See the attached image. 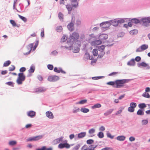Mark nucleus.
I'll list each match as a JSON object with an SVG mask.
<instances>
[{
	"instance_id": "nucleus-1",
	"label": "nucleus",
	"mask_w": 150,
	"mask_h": 150,
	"mask_svg": "<svg viewBox=\"0 0 150 150\" xmlns=\"http://www.w3.org/2000/svg\"><path fill=\"white\" fill-rule=\"evenodd\" d=\"M79 37V34L75 32H74L71 35H70L69 37L68 38L67 40V45L61 46V48L68 49L70 50V47L74 41L77 40Z\"/></svg>"
},
{
	"instance_id": "nucleus-2",
	"label": "nucleus",
	"mask_w": 150,
	"mask_h": 150,
	"mask_svg": "<svg viewBox=\"0 0 150 150\" xmlns=\"http://www.w3.org/2000/svg\"><path fill=\"white\" fill-rule=\"evenodd\" d=\"M130 81L128 79H123L117 80L115 81V85L114 86V88H121L123 87L127 88V86L124 85L125 83L129 82Z\"/></svg>"
},
{
	"instance_id": "nucleus-3",
	"label": "nucleus",
	"mask_w": 150,
	"mask_h": 150,
	"mask_svg": "<svg viewBox=\"0 0 150 150\" xmlns=\"http://www.w3.org/2000/svg\"><path fill=\"white\" fill-rule=\"evenodd\" d=\"M150 16L143 17L140 19V23L143 25L148 27L150 25Z\"/></svg>"
},
{
	"instance_id": "nucleus-4",
	"label": "nucleus",
	"mask_w": 150,
	"mask_h": 150,
	"mask_svg": "<svg viewBox=\"0 0 150 150\" xmlns=\"http://www.w3.org/2000/svg\"><path fill=\"white\" fill-rule=\"evenodd\" d=\"M25 76L23 73H19L18 74V77L16 80V82L18 85L21 84L22 82L25 81Z\"/></svg>"
},
{
	"instance_id": "nucleus-5",
	"label": "nucleus",
	"mask_w": 150,
	"mask_h": 150,
	"mask_svg": "<svg viewBox=\"0 0 150 150\" xmlns=\"http://www.w3.org/2000/svg\"><path fill=\"white\" fill-rule=\"evenodd\" d=\"M44 135H40L36 136L33 137L28 138L26 139L27 142H32L33 141H37L42 139Z\"/></svg>"
},
{
	"instance_id": "nucleus-6",
	"label": "nucleus",
	"mask_w": 150,
	"mask_h": 150,
	"mask_svg": "<svg viewBox=\"0 0 150 150\" xmlns=\"http://www.w3.org/2000/svg\"><path fill=\"white\" fill-rule=\"evenodd\" d=\"M75 21V17L72 16L71 22L70 23L67 25V28L70 31L74 30V23Z\"/></svg>"
},
{
	"instance_id": "nucleus-7",
	"label": "nucleus",
	"mask_w": 150,
	"mask_h": 150,
	"mask_svg": "<svg viewBox=\"0 0 150 150\" xmlns=\"http://www.w3.org/2000/svg\"><path fill=\"white\" fill-rule=\"evenodd\" d=\"M148 48V46L147 45L143 44L137 48L136 50V52H140L147 49Z\"/></svg>"
},
{
	"instance_id": "nucleus-8",
	"label": "nucleus",
	"mask_w": 150,
	"mask_h": 150,
	"mask_svg": "<svg viewBox=\"0 0 150 150\" xmlns=\"http://www.w3.org/2000/svg\"><path fill=\"white\" fill-rule=\"evenodd\" d=\"M100 26L103 28H109L110 25V23L109 21L103 22L100 23Z\"/></svg>"
},
{
	"instance_id": "nucleus-9",
	"label": "nucleus",
	"mask_w": 150,
	"mask_h": 150,
	"mask_svg": "<svg viewBox=\"0 0 150 150\" xmlns=\"http://www.w3.org/2000/svg\"><path fill=\"white\" fill-rule=\"evenodd\" d=\"M59 79V77L56 75L49 76L47 79L48 81L51 82H55L58 80Z\"/></svg>"
},
{
	"instance_id": "nucleus-10",
	"label": "nucleus",
	"mask_w": 150,
	"mask_h": 150,
	"mask_svg": "<svg viewBox=\"0 0 150 150\" xmlns=\"http://www.w3.org/2000/svg\"><path fill=\"white\" fill-rule=\"evenodd\" d=\"M58 148L60 149H62L64 148H69L70 147V145L67 143H60L58 145Z\"/></svg>"
},
{
	"instance_id": "nucleus-11",
	"label": "nucleus",
	"mask_w": 150,
	"mask_h": 150,
	"mask_svg": "<svg viewBox=\"0 0 150 150\" xmlns=\"http://www.w3.org/2000/svg\"><path fill=\"white\" fill-rule=\"evenodd\" d=\"M73 3H71V4H68L66 6V8L67 9L68 11V13H70L71 12V11L73 9V8H76L78 7H75L74 6L73 4Z\"/></svg>"
},
{
	"instance_id": "nucleus-12",
	"label": "nucleus",
	"mask_w": 150,
	"mask_h": 150,
	"mask_svg": "<svg viewBox=\"0 0 150 150\" xmlns=\"http://www.w3.org/2000/svg\"><path fill=\"white\" fill-rule=\"evenodd\" d=\"M137 66L139 67H140L141 66H142L144 67H146V69H150V66L148 65V64L145 63L144 62H142L141 63H138L137 64Z\"/></svg>"
},
{
	"instance_id": "nucleus-13",
	"label": "nucleus",
	"mask_w": 150,
	"mask_h": 150,
	"mask_svg": "<svg viewBox=\"0 0 150 150\" xmlns=\"http://www.w3.org/2000/svg\"><path fill=\"white\" fill-rule=\"evenodd\" d=\"M109 21L110 23V25H112L116 27L118 25L117 19V18L110 20Z\"/></svg>"
},
{
	"instance_id": "nucleus-14",
	"label": "nucleus",
	"mask_w": 150,
	"mask_h": 150,
	"mask_svg": "<svg viewBox=\"0 0 150 150\" xmlns=\"http://www.w3.org/2000/svg\"><path fill=\"white\" fill-rule=\"evenodd\" d=\"M102 43V41L99 39L92 41L91 42V44L92 46H96L101 44Z\"/></svg>"
},
{
	"instance_id": "nucleus-15",
	"label": "nucleus",
	"mask_w": 150,
	"mask_h": 150,
	"mask_svg": "<svg viewBox=\"0 0 150 150\" xmlns=\"http://www.w3.org/2000/svg\"><path fill=\"white\" fill-rule=\"evenodd\" d=\"M108 38V35L107 34H102L100 35L99 37V39L102 41H103L106 40Z\"/></svg>"
},
{
	"instance_id": "nucleus-16",
	"label": "nucleus",
	"mask_w": 150,
	"mask_h": 150,
	"mask_svg": "<svg viewBox=\"0 0 150 150\" xmlns=\"http://www.w3.org/2000/svg\"><path fill=\"white\" fill-rule=\"evenodd\" d=\"M64 137H61L59 138H57L53 141V143L54 144H56L60 142H63Z\"/></svg>"
},
{
	"instance_id": "nucleus-17",
	"label": "nucleus",
	"mask_w": 150,
	"mask_h": 150,
	"mask_svg": "<svg viewBox=\"0 0 150 150\" xmlns=\"http://www.w3.org/2000/svg\"><path fill=\"white\" fill-rule=\"evenodd\" d=\"M54 71L55 72L59 73L60 72L64 74H65L66 72L63 71L61 67L57 68L55 67L54 69Z\"/></svg>"
},
{
	"instance_id": "nucleus-18",
	"label": "nucleus",
	"mask_w": 150,
	"mask_h": 150,
	"mask_svg": "<svg viewBox=\"0 0 150 150\" xmlns=\"http://www.w3.org/2000/svg\"><path fill=\"white\" fill-rule=\"evenodd\" d=\"M27 115L31 118H33L34 117L36 114V112L33 111H30L28 112L27 113Z\"/></svg>"
},
{
	"instance_id": "nucleus-19",
	"label": "nucleus",
	"mask_w": 150,
	"mask_h": 150,
	"mask_svg": "<svg viewBox=\"0 0 150 150\" xmlns=\"http://www.w3.org/2000/svg\"><path fill=\"white\" fill-rule=\"evenodd\" d=\"M46 116L49 119H53L54 118V115L52 112L50 111H47L46 112Z\"/></svg>"
},
{
	"instance_id": "nucleus-20",
	"label": "nucleus",
	"mask_w": 150,
	"mask_h": 150,
	"mask_svg": "<svg viewBox=\"0 0 150 150\" xmlns=\"http://www.w3.org/2000/svg\"><path fill=\"white\" fill-rule=\"evenodd\" d=\"M84 58L86 60L88 59L91 60L93 59V56H90L88 53L86 52L84 55Z\"/></svg>"
},
{
	"instance_id": "nucleus-21",
	"label": "nucleus",
	"mask_w": 150,
	"mask_h": 150,
	"mask_svg": "<svg viewBox=\"0 0 150 150\" xmlns=\"http://www.w3.org/2000/svg\"><path fill=\"white\" fill-rule=\"evenodd\" d=\"M130 18L129 19V20L132 21V22L133 23L136 24L139 23H140V20H139L136 18H133L131 20H130Z\"/></svg>"
},
{
	"instance_id": "nucleus-22",
	"label": "nucleus",
	"mask_w": 150,
	"mask_h": 150,
	"mask_svg": "<svg viewBox=\"0 0 150 150\" xmlns=\"http://www.w3.org/2000/svg\"><path fill=\"white\" fill-rule=\"evenodd\" d=\"M135 62L134 59H132L129 61L127 63V65L130 66H134L135 65Z\"/></svg>"
},
{
	"instance_id": "nucleus-23",
	"label": "nucleus",
	"mask_w": 150,
	"mask_h": 150,
	"mask_svg": "<svg viewBox=\"0 0 150 150\" xmlns=\"http://www.w3.org/2000/svg\"><path fill=\"white\" fill-rule=\"evenodd\" d=\"M86 134V132H82L78 134V137L79 139L85 137Z\"/></svg>"
},
{
	"instance_id": "nucleus-24",
	"label": "nucleus",
	"mask_w": 150,
	"mask_h": 150,
	"mask_svg": "<svg viewBox=\"0 0 150 150\" xmlns=\"http://www.w3.org/2000/svg\"><path fill=\"white\" fill-rule=\"evenodd\" d=\"M46 90V89L44 87L39 88L37 89L36 91L39 92H45Z\"/></svg>"
},
{
	"instance_id": "nucleus-25",
	"label": "nucleus",
	"mask_w": 150,
	"mask_h": 150,
	"mask_svg": "<svg viewBox=\"0 0 150 150\" xmlns=\"http://www.w3.org/2000/svg\"><path fill=\"white\" fill-rule=\"evenodd\" d=\"M71 3H73V5L75 7H78L79 2L77 0H71Z\"/></svg>"
},
{
	"instance_id": "nucleus-26",
	"label": "nucleus",
	"mask_w": 150,
	"mask_h": 150,
	"mask_svg": "<svg viewBox=\"0 0 150 150\" xmlns=\"http://www.w3.org/2000/svg\"><path fill=\"white\" fill-rule=\"evenodd\" d=\"M116 139L118 140L122 141L125 139V137L124 136H119L117 137Z\"/></svg>"
},
{
	"instance_id": "nucleus-27",
	"label": "nucleus",
	"mask_w": 150,
	"mask_h": 150,
	"mask_svg": "<svg viewBox=\"0 0 150 150\" xmlns=\"http://www.w3.org/2000/svg\"><path fill=\"white\" fill-rule=\"evenodd\" d=\"M35 70V66L32 64L30 66V69L28 70L29 73H32L34 72Z\"/></svg>"
},
{
	"instance_id": "nucleus-28",
	"label": "nucleus",
	"mask_w": 150,
	"mask_h": 150,
	"mask_svg": "<svg viewBox=\"0 0 150 150\" xmlns=\"http://www.w3.org/2000/svg\"><path fill=\"white\" fill-rule=\"evenodd\" d=\"M95 132V129L94 128H92L89 129L88 131V133L91 135L90 136L91 137H93L94 135H92V134L94 133Z\"/></svg>"
},
{
	"instance_id": "nucleus-29",
	"label": "nucleus",
	"mask_w": 150,
	"mask_h": 150,
	"mask_svg": "<svg viewBox=\"0 0 150 150\" xmlns=\"http://www.w3.org/2000/svg\"><path fill=\"white\" fill-rule=\"evenodd\" d=\"M81 112L84 113H86L89 112V110L88 108H82L80 109Z\"/></svg>"
},
{
	"instance_id": "nucleus-30",
	"label": "nucleus",
	"mask_w": 150,
	"mask_h": 150,
	"mask_svg": "<svg viewBox=\"0 0 150 150\" xmlns=\"http://www.w3.org/2000/svg\"><path fill=\"white\" fill-rule=\"evenodd\" d=\"M138 32V31L137 30L134 29L131 30L129 32V33L132 35H134L137 34Z\"/></svg>"
},
{
	"instance_id": "nucleus-31",
	"label": "nucleus",
	"mask_w": 150,
	"mask_h": 150,
	"mask_svg": "<svg viewBox=\"0 0 150 150\" xmlns=\"http://www.w3.org/2000/svg\"><path fill=\"white\" fill-rule=\"evenodd\" d=\"M113 111V109H110L109 110H108L105 112L104 115L105 116H107L110 114L112 111Z\"/></svg>"
},
{
	"instance_id": "nucleus-32",
	"label": "nucleus",
	"mask_w": 150,
	"mask_h": 150,
	"mask_svg": "<svg viewBox=\"0 0 150 150\" xmlns=\"http://www.w3.org/2000/svg\"><path fill=\"white\" fill-rule=\"evenodd\" d=\"M127 18H121L119 19H117V21L118 22V24L119 23L121 24L124 23L125 21Z\"/></svg>"
},
{
	"instance_id": "nucleus-33",
	"label": "nucleus",
	"mask_w": 150,
	"mask_h": 150,
	"mask_svg": "<svg viewBox=\"0 0 150 150\" xmlns=\"http://www.w3.org/2000/svg\"><path fill=\"white\" fill-rule=\"evenodd\" d=\"M80 109L78 107H74L73 110V112L74 113H76L79 111Z\"/></svg>"
},
{
	"instance_id": "nucleus-34",
	"label": "nucleus",
	"mask_w": 150,
	"mask_h": 150,
	"mask_svg": "<svg viewBox=\"0 0 150 150\" xmlns=\"http://www.w3.org/2000/svg\"><path fill=\"white\" fill-rule=\"evenodd\" d=\"M101 105L100 104L97 103L92 106L91 108L92 109H95L97 108H100L101 107Z\"/></svg>"
},
{
	"instance_id": "nucleus-35",
	"label": "nucleus",
	"mask_w": 150,
	"mask_h": 150,
	"mask_svg": "<svg viewBox=\"0 0 150 150\" xmlns=\"http://www.w3.org/2000/svg\"><path fill=\"white\" fill-rule=\"evenodd\" d=\"M17 144V142L16 141H11L8 142L9 145L11 146H13L16 145Z\"/></svg>"
},
{
	"instance_id": "nucleus-36",
	"label": "nucleus",
	"mask_w": 150,
	"mask_h": 150,
	"mask_svg": "<svg viewBox=\"0 0 150 150\" xmlns=\"http://www.w3.org/2000/svg\"><path fill=\"white\" fill-rule=\"evenodd\" d=\"M68 39L66 35H64L61 39V42H63L67 40H68Z\"/></svg>"
},
{
	"instance_id": "nucleus-37",
	"label": "nucleus",
	"mask_w": 150,
	"mask_h": 150,
	"mask_svg": "<svg viewBox=\"0 0 150 150\" xmlns=\"http://www.w3.org/2000/svg\"><path fill=\"white\" fill-rule=\"evenodd\" d=\"M137 114L139 115H144V112L142 110L139 109L137 111Z\"/></svg>"
},
{
	"instance_id": "nucleus-38",
	"label": "nucleus",
	"mask_w": 150,
	"mask_h": 150,
	"mask_svg": "<svg viewBox=\"0 0 150 150\" xmlns=\"http://www.w3.org/2000/svg\"><path fill=\"white\" fill-rule=\"evenodd\" d=\"M97 136L100 138H103L104 136L103 133L101 132H99L97 134Z\"/></svg>"
},
{
	"instance_id": "nucleus-39",
	"label": "nucleus",
	"mask_w": 150,
	"mask_h": 150,
	"mask_svg": "<svg viewBox=\"0 0 150 150\" xmlns=\"http://www.w3.org/2000/svg\"><path fill=\"white\" fill-rule=\"evenodd\" d=\"M79 51V48L77 47H74L73 49V51L75 53H77Z\"/></svg>"
},
{
	"instance_id": "nucleus-40",
	"label": "nucleus",
	"mask_w": 150,
	"mask_h": 150,
	"mask_svg": "<svg viewBox=\"0 0 150 150\" xmlns=\"http://www.w3.org/2000/svg\"><path fill=\"white\" fill-rule=\"evenodd\" d=\"M139 107L143 109L146 107V105L144 103H140L138 105Z\"/></svg>"
},
{
	"instance_id": "nucleus-41",
	"label": "nucleus",
	"mask_w": 150,
	"mask_h": 150,
	"mask_svg": "<svg viewBox=\"0 0 150 150\" xmlns=\"http://www.w3.org/2000/svg\"><path fill=\"white\" fill-rule=\"evenodd\" d=\"M105 46L102 45L101 46H99L98 47V50L101 52H103V50L105 47Z\"/></svg>"
},
{
	"instance_id": "nucleus-42",
	"label": "nucleus",
	"mask_w": 150,
	"mask_h": 150,
	"mask_svg": "<svg viewBox=\"0 0 150 150\" xmlns=\"http://www.w3.org/2000/svg\"><path fill=\"white\" fill-rule=\"evenodd\" d=\"M11 63L10 61L8 60L6 61L3 64V67H7Z\"/></svg>"
},
{
	"instance_id": "nucleus-43",
	"label": "nucleus",
	"mask_w": 150,
	"mask_h": 150,
	"mask_svg": "<svg viewBox=\"0 0 150 150\" xmlns=\"http://www.w3.org/2000/svg\"><path fill=\"white\" fill-rule=\"evenodd\" d=\"M142 96L144 97L148 98H149L150 97V96L149 94L148 93H146V92H144V93L142 94Z\"/></svg>"
},
{
	"instance_id": "nucleus-44",
	"label": "nucleus",
	"mask_w": 150,
	"mask_h": 150,
	"mask_svg": "<svg viewBox=\"0 0 150 150\" xmlns=\"http://www.w3.org/2000/svg\"><path fill=\"white\" fill-rule=\"evenodd\" d=\"M87 102V100L86 99L82 100L76 103V104H83L86 103Z\"/></svg>"
},
{
	"instance_id": "nucleus-45",
	"label": "nucleus",
	"mask_w": 150,
	"mask_h": 150,
	"mask_svg": "<svg viewBox=\"0 0 150 150\" xmlns=\"http://www.w3.org/2000/svg\"><path fill=\"white\" fill-rule=\"evenodd\" d=\"M63 14L61 12H59L58 14V17L61 21H63Z\"/></svg>"
},
{
	"instance_id": "nucleus-46",
	"label": "nucleus",
	"mask_w": 150,
	"mask_h": 150,
	"mask_svg": "<svg viewBox=\"0 0 150 150\" xmlns=\"http://www.w3.org/2000/svg\"><path fill=\"white\" fill-rule=\"evenodd\" d=\"M56 30L57 32H60L62 30V26H59L56 28Z\"/></svg>"
},
{
	"instance_id": "nucleus-47",
	"label": "nucleus",
	"mask_w": 150,
	"mask_h": 150,
	"mask_svg": "<svg viewBox=\"0 0 150 150\" xmlns=\"http://www.w3.org/2000/svg\"><path fill=\"white\" fill-rule=\"evenodd\" d=\"M18 16L24 22H26L27 21V19L25 17L23 16L19 15H18Z\"/></svg>"
},
{
	"instance_id": "nucleus-48",
	"label": "nucleus",
	"mask_w": 150,
	"mask_h": 150,
	"mask_svg": "<svg viewBox=\"0 0 150 150\" xmlns=\"http://www.w3.org/2000/svg\"><path fill=\"white\" fill-rule=\"evenodd\" d=\"M103 76H95L92 77V79L93 80H98L104 78Z\"/></svg>"
},
{
	"instance_id": "nucleus-49",
	"label": "nucleus",
	"mask_w": 150,
	"mask_h": 150,
	"mask_svg": "<svg viewBox=\"0 0 150 150\" xmlns=\"http://www.w3.org/2000/svg\"><path fill=\"white\" fill-rule=\"evenodd\" d=\"M107 84L110 85H112L114 88V86L115 85V81H110L107 83Z\"/></svg>"
},
{
	"instance_id": "nucleus-50",
	"label": "nucleus",
	"mask_w": 150,
	"mask_h": 150,
	"mask_svg": "<svg viewBox=\"0 0 150 150\" xmlns=\"http://www.w3.org/2000/svg\"><path fill=\"white\" fill-rule=\"evenodd\" d=\"M93 53L94 56H97L98 54V51L97 49H94L93 51Z\"/></svg>"
},
{
	"instance_id": "nucleus-51",
	"label": "nucleus",
	"mask_w": 150,
	"mask_h": 150,
	"mask_svg": "<svg viewBox=\"0 0 150 150\" xmlns=\"http://www.w3.org/2000/svg\"><path fill=\"white\" fill-rule=\"evenodd\" d=\"M58 54V52L56 50H54L51 52L50 54L53 56L57 55Z\"/></svg>"
},
{
	"instance_id": "nucleus-52",
	"label": "nucleus",
	"mask_w": 150,
	"mask_h": 150,
	"mask_svg": "<svg viewBox=\"0 0 150 150\" xmlns=\"http://www.w3.org/2000/svg\"><path fill=\"white\" fill-rule=\"evenodd\" d=\"M130 107L134 109L137 106V104L135 103L132 102L130 103Z\"/></svg>"
},
{
	"instance_id": "nucleus-53",
	"label": "nucleus",
	"mask_w": 150,
	"mask_h": 150,
	"mask_svg": "<svg viewBox=\"0 0 150 150\" xmlns=\"http://www.w3.org/2000/svg\"><path fill=\"white\" fill-rule=\"evenodd\" d=\"M39 42L38 41H37L35 43L34 47L33 48V51H34L35 50L36 47H37L38 44Z\"/></svg>"
},
{
	"instance_id": "nucleus-54",
	"label": "nucleus",
	"mask_w": 150,
	"mask_h": 150,
	"mask_svg": "<svg viewBox=\"0 0 150 150\" xmlns=\"http://www.w3.org/2000/svg\"><path fill=\"white\" fill-rule=\"evenodd\" d=\"M128 111L129 112H132L134 111V109L130 106L128 108Z\"/></svg>"
},
{
	"instance_id": "nucleus-55",
	"label": "nucleus",
	"mask_w": 150,
	"mask_h": 150,
	"mask_svg": "<svg viewBox=\"0 0 150 150\" xmlns=\"http://www.w3.org/2000/svg\"><path fill=\"white\" fill-rule=\"evenodd\" d=\"M105 52H101L98 54V58H101L103 57L104 54Z\"/></svg>"
},
{
	"instance_id": "nucleus-56",
	"label": "nucleus",
	"mask_w": 150,
	"mask_h": 150,
	"mask_svg": "<svg viewBox=\"0 0 150 150\" xmlns=\"http://www.w3.org/2000/svg\"><path fill=\"white\" fill-rule=\"evenodd\" d=\"M148 123V120H143L142 122V124L143 125H146Z\"/></svg>"
},
{
	"instance_id": "nucleus-57",
	"label": "nucleus",
	"mask_w": 150,
	"mask_h": 150,
	"mask_svg": "<svg viewBox=\"0 0 150 150\" xmlns=\"http://www.w3.org/2000/svg\"><path fill=\"white\" fill-rule=\"evenodd\" d=\"M125 34V33L123 32H121L118 35V37H122Z\"/></svg>"
},
{
	"instance_id": "nucleus-58",
	"label": "nucleus",
	"mask_w": 150,
	"mask_h": 150,
	"mask_svg": "<svg viewBox=\"0 0 150 150\" xmlns=\"http://www.w3.org/2000/svg\"><path fill=\"white\" fill-rule=\"evenodd\" d=\"M47 67L48 69L52 70L53 69V66L52 64H48L47 65Z\"/></svg>"
},
{
	"instance_id": "nucleus-59",
	"label": "nucleus",
	"mask_w": 150,
	"mask_h": 150,
	"mask_svg": "<svg viewBox=\"0 0 150 150\" xmlns=\"http://www.w3.org/2000/svg\"><path fill=\"white\" fill-rule=\"evenodd\" d=\"M93 142L94 140L91 139L88 140L86 141L87 143L88 144H92L93 143Z\"/></svg>"
},
{
	"instance_id": "nucleus-60",
	"label": "nucleus",
	"mask_w": 150,
	"mask_h": 150,
	"mask_svg": "<svg viewBox=\"0 0 150 150\" xmlns=\"http://www.w3.org/2000/svg\"><path fill=\"white\" fill-rule=\"evenodd\" d=\"M15 69V67L14 65H12V67H9V71H12L14 70Z\"/></svg>"
},
{
	"instance_id": "nucleus-61",
	"label": "nucleus",
	"mask_w": 150,
	"mask_h": 150,
	"mask_svg": "<svg viewBox=\"0 0 150 150\" xmlns=\"http://www.w3.org/2000/svg\"><path fill=\"white\" fill-rule=\"evenodd\" d=\"M10 22L13 26H16V23L14 20H10Z\"/></svg>"
},
{
	"instance_id": "nucleus-62",
	"label": "nucleus",
	"mask_w": 150,
	"mask_h": 150,
	"mask_svg": "<svg viewBox=\"0 0 150 150\" xmlns=\"http://www.w3.org/2000/svg\"><path fill=\"white\" fill-rule=\"evenodd\" d=\"M107 135L108 137L110 138L111 139H112L114 138V136H112L111 134L110 133H108L107 134Z\"/></svg>"
},
{
	"instance_id": "nucleus-63",
	"label": "nucleus",
	"mask_w": 150,
	"mask_h": 150,
	"mask_svg": "<svg viewBox=\"0 0 150 150\" xmlns=\"http://www.w3.org/2000/svg\"><path fill=\"white\" fill-rule=\"evenodd\" d=\"M6 84L9 86H14V83L12 82H7L6 83Z\"/></svg>"
},
{
	"instance_id": "nucleus-64",
	"label": "nucleus",
	"mask_w": 150,
	"mask_h": 150,
	"mask_svg": "<svg viewBox=\"0 0 150 150\" xmlns=\"http://www.w3.org/2000/svg\"><path fill=\"white\" fill-rule=\"evenodd\" d=\"M141 59V58L139 56H137L136 57L135 59H134V60H135L137 62H139L140 61Z\"/></svg>"
}]
</instances>
